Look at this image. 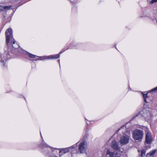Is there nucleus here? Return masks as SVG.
<instances>
[{
  "instance_id": "nucleus-21",
  "label": "nucleus",
  "mask_w": 157,
  "mask_h": 157,
  "mask_svg": "<svg viewBox=\"0 0 157 157\" xmlns=\"http://www.w3.org/2000/svg\"><path fill=\"white\" fill-rule=\"evenodd\" d=\"M157 1V0H152L151 2V3L152 4L154 2H156Z\"/></svg>"
},
{
  "instance_id": "nucleus-16",
  "label": "nucleus",
  "mask_w": 157,
  "mask_h": 157,
  "mask_svg": "<svg viewBox=\"0 0 157 157\" xmlns=\"http://www.w3.org/2000/svg\"><path fill=\"white\" fill-rule=\"evenodd\" d=\"M68 147L69 148L70 151H75V150L76 147V145H73V146Z\"/></svg>"
},
{
  "instance_id": "nucleus-12",
  "label": "nucleus",
  "mask_w": 157,
  "mask_h": 157,
  "mask_svg": "<svg viewBox=\"0 0 157 157\" xmlns=\"http://www.w3.org/2000/svg\"><path fill=\"white\" fill-rule=\"evenodd\" d=\"M7 57H5V58H3V59H2V57H0V61H2L3 63H4L6 61V59H9L10 58V55L9 54H7L6 55Z\"/></svg>"
},
{
  "instance_id": "nucleus-17",
  "label": "nucleus",
  "mask_w": 157,
  "mask_h": 157,
  "mask_svg": "<svg viewBox=\"0 0 157 157\" xmlns=\"http://www.w3.org/2000/svg\"><path fill=\"white\" fill-rule=\"evenodd\" d=\"M27 54L28 56L31 58H35L36 56V55L32 54L29 53H27Z\"/></svg>"
},
{
  "instance_id": "nucleus-18",
  "label": "nucleus",
  "mask_w": 157,
  "mask_h": 157,
  "mask_svg": "<svg viewBox=\"0 0 157 157\" xmlns=\"http://www.w3.org/2000/svg\"><path fill=\"white\" fill-rule=\"evenodd\" d=\"M143 99H144V101L146 103H147L148 101L146 100V98L147 97V94H143Z\"/></svg>"
},
{
  "instance_id": "nucleus-15",
  "label": "nucleus",
  "mask_w": 157,
  "mask_h": 157,
  "mask_svg": "<svg viewBox=\"0 0 157 157\" xmlns=\"http://www.w3.org/2000/svg\"><path fill=\"white\" fill-rule=\"evenodd\" d=\"M146 151V149L144 148L142 149L141 151V154L140 156L141 157H144L145 155V153Z\"/></svg>"
},
{
  "instance_id": "nucleus-22",
  "label": "nucleus",
  "mask_w": 157,
  "mask_h": 157,
  "mask_svg": "<svg viewBox=\"0 0 157 157\" xmlns=\"http://www.w3.org/2000/svg\"><path fill=\"white\" fill-rule=\"evenodd\" d=\"M13 44H14L15 43V41L14 40V39H13Z\"/></svg>"
},
{
  "instance_id": "nucleus-1",
  "label": "nucleus",
  "mask_w": 157,
  "mask_h": 157,
  "mask_svg": "<svg viewBox=\"0 0 157 157\" xmlns=\"http://www.w3.org/2000/svg\"><path fill=\"white\" fill-rule=\"evenodd\" d=\"M124 127L123 126L119 129L113 135L112 137H129L130 136V132L129 131H126L124 132L123 130Z\"/></svg>"
},
{
  "instance_id": "nucleus-24",
  "label": "nucleus",
  "mask_w": 157,
  "mask_h": 157,
  "mask_svg": "<svg viewBox=\"0 0 157 157\" xmlns=\"http://www.w3.org/2000/svg\"><path fill=\"white\" fill-rule=\"evenodd\" d=\"M120 157V155L119 154L118 155H116L115 157Z\"/></svg>"
},
{
  "instance_id": "nucleus-20",
  "label": "nucleus",
  "mask_w": 157,
  "mask_h": 157,
  "mask_svg": "<svg viewBox=\"0 0 157 157\" xmlns=\"http://www.w3.org/2000/svg\"><path fill=\"white\" fill-rule=\"evenodd\" d=\"M157 90V86L152 89V90H150L149 91L150 92H155V91H156Z\"/></svg>"
},
{
  "instance_id": "nucleus-4",
  "label": "nucleus",
  "mask_w": 157,
  "mask_h": 157,
  "mask_svg": "<svg viewBox=\"0 0 157 157\" xmlns=\"http://www.w3.org/2000/svg\"><path fill=\"white\" fill-rule=\"evenodd\" d=\"M132 134L133 137H142L143 132L141 130L136 129L132 131Z\"/></svg>"
},
{
  "instance_id": "nucleus-7",
  "label": "nucleus",
  "mask_w": 157,
  "mask_h": 157,
  "mask_svg": "<svg viewBox=\"0 0 157 157\" xmlns=\"http://www.w3.org/2000/svg\"><path fill=\"white\" fill-rule=\"evenodd\" d=\"M156 151L157 150L156 149H155L151 151L149 153L147 154L146 157H153Z\"/></svg>"
},
{
  "instance_id": "nucleus-26",
  "label": "nucleus",
  "mask_w": 157,
  "mask_h": 157,
  "mask_svg": "<svg viewBox=\"0 0 157 157\" xmlns=\"http://www.w3.org/2000/svg\"><path fill=\"white\" fill-rule=\"evenodd\" d=\"M53 157H57V156H54Z\"/></svg>"
},
{
  "instance_id": "nucleus-9",
  "label": "nucleus",
  "mask_w": 157,
  "mask_h": 157,
  "mask_svg": "<svg viewBox=\"0 0 157 157\" xmlns=\"http://www.w3.org/2000/svg\"><path fill=\"white\" fill-rule=\"evenodd\" d=\"M129 141L128 138H121L120 142L121 144L123 145L127 144Z\"/></svg>"
},
{
  "instance_id": "nucleus-2",
  "label": "nucleus",
  "mask_w": 157,
  "mask_h": 157,
  "mask_svg": "<svg viewBox=\"0 0 157 157\" xmlns=\"http://www.w3.org/2000/svg\"><path fill=\"white\" fill-rule=\"evenodd\" d=\"M87 148V144L86 141H83L80 143L78 145V150L81 154L86 153Z\"/></svg>"
},
{
  "instance_id": "nucleus-8",
  "label": "nucleus",
  "mask_w": 157,
  "mask_h": 157,
  "mask_svg": "<svg viewBox=\"0 0 157 157\" xmlns=\"http://www.w3.org/2000/svg\"><path fill=\"white\" fill-rule=\"evenodd\" d=\"M12 6H0V10L2 11H6L9 10Z\"/></svg>"
},
{
  "instance_id": "nucleus-11",
  "label": "nucleus",
  "mask_w": 157,
  "mask_h": 157,
  "mask_svg": "<svg viewBox=\"0 0 157 157\" xmlns=\"http://www.w3.org/2000/svg\"><path fill=\"white\" fill-rule=\"evenodd\" d=\"M69 151H70L69 148L68 147L61 149L60 150V152H62V154H65Z\"/></svg>"
},
{
  "instance_id": "nucleus-13",
  "label": "nucleus",
  "mask_w": 157,
  "mask_h": 157,
  "mask_svg": "<svg viewBox=\"0 0 157 157\" xmlns=\"http://www.w3.org/2000/svg\"><path fill=\"white\" fill-rule=\"evenodd\" d=\"M62 53V52H60L59 53V54L56 55H55V56H48L47 59H57L58 58H59V54H61Z\"/></svg>"
},
{
  "instance_id": "nucleus-5",
  "label": "nucleus",
  "mask_w": 157,
  "mask_h": 157,
  "mask_svg": "<svg viewBox=\"0 0 157 157\" xmlns=\"http://www.w3.org/2000/svg\"><path fill=\"white\" fill-rule=\"evenodd\" d=\"M118 154L115 151H111L109 150H108L106 152L107 157H115L116 155H118Z\"/></svg>"
},
{
  "instance_id": "nucleus-10",
  "label": "nucleus",
  "mask_w": 157,
  "mask_h": 157,
  "mask_svg": "<svg viewBox=\"0 0 157 157\" xmlns=\"http://www.w3.org/2000/svg\"><path fill=\"white\" fill-rule=\"evenodd\" d=\"M42 143H43V142ZM40 146L42 149L44 148V147H49V148L52 151V152L53 151V150L54 149L51 147L48 146L46 144H45L44 142L42 143Z\"/></svg>"
},
{
  "instance_id": "nucleus-14",
  "label": "nucleus",
  "mask_w": 157,
  "mask_h": 157,
  "mask_svg": "<svg viewBox=\"0 0 157 157\" xmlns=\"http://www.w3.org/2000/svg\"><path fill=\"white\" fill-rule=\"evenodd\" d=\"M152 140L151 138H145V141L144 143L145 144H150Z\"/></svg>"
},
{
  "instance_id": "nucleus-25",
  "label": "nucleus",
  "mask_w": 157,
  "mask_h": 157,
  "mask_svg": "<svg viewBox=\"0 0 157 157\" xmlns=\"http://www.w3.org/2000/svg\"><path fill=\"white\" fill-rule=\"evenodd\" d=\"M138 152H140V151L139 150H138Z\"/></svg>"
},
{
  "instance_id": "nucleus-19",
  "label": "nucleus",
  "mask_w": 157,
  "mask_h": 157,
  "mask_svg": "<svg viewBox=\"0 0 157 157\" xmlns=\"http://www.w3.org/2000/svg\"><path fill=\"white\" fill-rule=\"evenodd\" d=\"M151 136V133L147 131L145 137H150Z\"/></svg>"
},
{
  "instance_id": "nucleus-3",
  "label": "nucleus",
  "mask_w": 157,
  "mask_h": 157,
  "mask_svg": "<svg viewBox=\"0 0 157 157\" xmlns=\"http://www.w3.org/2000/svg\"><path fill=\"white\" fill-rule=\"evenodd\" d=\"M5 35L6 36V43L7 46L9 43L10 40L12 39L13 33L12 29L9 28L7 29L6 31Z\"/></svg>"
},
{
  "instance_id": "nucleus-6",
  "label": "nucleus",
  "mask_w": 157,
  "mask_h": 157,
  "mask_svg": "<svg viewBox=\"0 0 157 157\" xmlns=\"http://www.w3.org/2000/svg\"><path fill=\"white\" fill-rule=\"evenodd\" d=\"M111 147L116 150H119L120 147L118 144V143L115 140L113 141L111 144Z\"/></svg>"
},
{
  "instance_id": "nucleus-23",
  "label": "nucleus",
  "mask_w": 157,
  "mask_h": 157,
  "mask_svg": "<svg viewBox=\"0 0 157 157\" xmlns=\"http://www.w3.org/2000/svg\"><path fill=\"white\" fill-rule=\"evenodd\" d=\"M134 138L136 139H135V140H139L140 138Z\"/></svg>"
}]
</instances>
